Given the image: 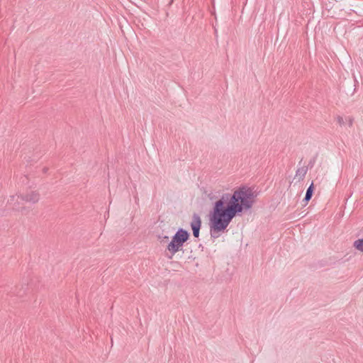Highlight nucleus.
<instances>
[{
  "instance_id": "nucleus-1",
  "label": "nucleus",
  "mask_w": 363,
  "mask_h": 363,
  "mask_svg": "<svg viewBox=\"0 0 363 363\" xmlns=\"http://www.w3.org/2000/svg\"><path fill=\"white\" fill-rule=\"evenodd\" d=\"M258 193L247 186H240L233 194L224 193L213 206L210 212V233L217 238L224 232L233 219L252 208Z\"/></svg>"
},
{
  "instance_id": "nucleus-2",
  "label": "nucleus",
  "mask_w": 363,
  "mask_h": 363,
  "mask_svg": "<svg viewBox=\"0 0 363 363\" xmlns=\"http://www.w3.org/2000/svg\"><path fill=\"white\" fill-rule=\"evenodd\" d=\"M190 233L184 228H179L175 234L172 236V240L167 246V250L170 252L171 255L168 257L172 259V257L181 250L184 244L189 239Z\"/></svg>"
},
{
  "instance_id": "nucleus-3",
  "label": "nucleus",
  "mask_w": 363,
  "mask_h": 363,
  "mask_svg": "<svg viewBox=\"0 0 363 363\" xmlns=\"http://www.w3.org/2000/svg\"><path fill=\"white\" fill-rule=\"evenodd\" d=\"M21 199V201L29 202L32 203H37L40 199V195L36 191H30L26 194H21V195H13L11 196L9 200V203L13 206V208L19 210L20 209V202L18 199Z\"/></svg>"
},
{
  "instance_id": "nucleus-4",
  "label": "nucleus",
  "mask_w": 363,
  "mask_h": 363,
  "mask_svg": "<svg viewBox=\"0 0 363 363\" xmlns=\"http://www.w3.org/2000/svg\"><path fill=\"white\" fill-rule=\"evenodd\" d=\"M190 225L192 230L193 235L195 238H199L201 226V219L199 214H193Z\"/></svg>"
},
{
  "instance_id": "nucleus-5",
  "label": "nucleus",
  "mask_w": 363,
  "mask_h": 363,
  "mask_svg": "<svg viewBox=\"0 0 363 363\" xmlns=\"http://www.w3.org/2000/svg\"><path fill=\"white\" fill-rule=\"evenodd\" d=\"M313 191H314V186H313V183L312 182L311 184V185L308 187L306 192L305 197L303 199V201H305L306 203H307L311 199L313 194Z\"/></svg>"
},
{
  "instance_id": "nucleus-6",
  "label": "nucleus",
  "mask_w": 363,
  "mask_h": 363,
  "mask_svg": "<svg viewBox=\"0 0 363 363\" xmlns=\"http://www.w3.org/2000/svg\"><path fill=\"white\" fill-rule=\"evenodd\" d=\"M308 167H301L297 169L296 172V177H298V180H303L307 173Z\"/></svg>"
},
{
  "instance_id": "nucleus-7",
  "label": "nucleus",
  "mask_w": 363,
  "mask_h": 363,
  "mask_svg": "<svg viewBox=\"0 0 363 363\" xmlns=\"http://www.w3.org/2000/svg\"><path fill=\"white\" fill-rule=\"evenodd\" d=\"M353 246L355 249L363 252V238L356 240L354 242Z\"/></svg>"
},
{
  "instance_id": "nucleus-8",
  "label": "nucleus",
  "mask_w": 363,
  "mask_h": 363,
  "mask_svg": "<svg viewBox=\"0 0 363 363\" xmlns=\"http://www.w3.org/2000/svg\"><path fill=\"white\" fill-rule=\"evenodd\" d=\"M337 121L340 125H343L345 123V119L342 116H337Z\"/></svg>"
},
{
  "instance_id": "nucleus-9",
  "label": "nucleus",
  "mask_w": 363,
  "mask_h": 363,
  "mask_svg": "<svg viewBox=\"0 0 363 363\" xmlns=\"http://www.w3.org/2000/svg\"><path fill=\"white\" fill-rule=\"evenodd\" d=\"M315 162V158H313V159L309 161V162H308V166H307V167H308H308H309V168H312V167H313V165H314Z\"/></svg>"
},
{
  "instance_id": "nucleus-10",
  "label": "nucleus",
  "mask_w": 363,
  "mask_h": 363,
  "mask_svg": "<svg viewBox=\"0 0 363 363\" xmlns=\"http://www.w3.org/2000/svg\"><path fill=\"white\" fill-rule=\"evenodd\" d=\"M345 120L348 122L349 126H352L353 120L350 117H347Z\"/></svg>"
},
{
  "instance_id": "nucleus-11",
  "label": "nucleus",
  "mask_w": 363,
  "mask_h": 363,
  "mask_svg": "<svg viewBox=\"0 0 363 363\" xmlns=\"http://www.w3.org/2000/svg\"><path fill=\"white\" fill-rule=\"evenodd\" d=\"M48 168H46V167L43 168V172H44V173H46V172H47V171H48Z\"/></svg>"
},
{
  "instance_id": "nucleus-12",
  "label": "nucleus",
  "mask_w": 363,
  "mask_h": 363,
  "mask_svg": "<svg viewBox=\"0 0 363 363\" xmlns=\"http://www.w3.org/2000/svg\"><path fill=\"white\" fill-rule=\"evenodd\" d=\"M169 239V237L168 236H164V240H168Z\"/></svg>"
}]
</instances>
